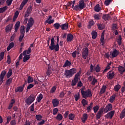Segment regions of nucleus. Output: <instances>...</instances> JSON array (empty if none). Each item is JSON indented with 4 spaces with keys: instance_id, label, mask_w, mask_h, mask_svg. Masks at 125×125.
I'll use <instances>...</instances> for the list:
<instances>
[{
    "instance_id": "1",
    "label": "nucleus",
    "mask_w": 125,
    "mask_h": 125,
    "mask_svg": "<svg viewBox=\"0 0 125 125\" xmlns=\"http://www.w3.org/2000/svg\"><path fill=\"white\" fill-rule=\"evenodd\" d=\"M77 73V69L76 68H73L70 70L66 69L64 72V75L65 76L66 79H70L74 76V74Z\"/></svg>"
},
{
    "instance_id": "2",
    "label": "nucleus",
    "mask_w": 125,
    "mask_h": 125,
    "mask_svg": "<svg viewBox=\"0 0 125 125\" xmlns=\"http://www.w3.org/2000/svg\"><path fill=\"white\" fill-rule=\"evenodd\" d=\"M49 48L50 50H55L56 52L59 51V43L55 44V40L53 37L51 39V44L49 46Z\"/></svg>"
},
{
    "instance_id": "3",
    "label": "nucleus",
    "mask_w": 125,
    "mask_h": 125,
    "mask_svg": "<svg viewBox=\"0 0 125 125\" xmlns=\"http://www.w3.org/2000/svg\"><path fill=\"white\" fill-rule=\"evenodd\" d=\"M81 94L83 98L86 99V98H90L92 97V93L90 89H88L86 91H84L83 89H81Z\"/></svg>"
},
{
    "instance_id": "4",
    "label": "nucleus",
    "mask_w": 125,
    "mask_h": 125,
    "mask_svg": "<svg viewBox=\"0 0 125 125\" xmlns=\"http://www.w3.org/2000/svg\"><path fill=\"white\" fill-rule=\"evenodd\" d=\"M85 7V4L84 3V1L83 0H80L79 1V5H76L74 8V10L78 11V10H82Z\"/></svg>"
},
{
    "instance_id": "5",
    "label": "nucleus",
    "mask_w": 125,
    "mask_h": 125,
    "mask_svg": "<svg viewBox=\"0 0 125 125\" xmlns=\"http://www.w3.org/2000/svg\"><path fill=\"white\" fill-rule=\"evenodd\" d=\"M81 76V71L78 72L74 76V79L71 81L72 86H75L79 82V77Z\"/></svg>"
},
{
    "instance_id": "6",
    "label": "nucleus",
    "mask_w": 125,
    "mask_h": 125,
    "mask_svg": "<svg viewBox=\"0 0 125 125\" xmlns=\"http://www.w3.org/2000/svg\"><path fill=\"white\" fill-rule=\"evenodd\" d=\"M36 100V96L33 94L31 95L28 97V98L25 100V103L27 105H31L33 102Z\"/></svg>"
},
{
    "instance_id": "7",
    "label": "nucleus",
    "mask_w": 125,
    "mask_h": 125,
    "mask_svg": "<svg viewBox=\"0 0 125 125\" xmlns=\"http://www.w3.org/2000/svg\"><path fill=\"white\" fill-rule=\"evenodd\" d=\"M88 54H89L88 48H87V47L84 48L82 52V58L84 60L86 59V57L88 56Z\"/></svg>"
},
{
    "instance_id": "8",
    "label": "nucleus",
    "mask_w": 125,
    "mask_h": 125,
    "mask_svg": "<svg viewBox=\"0 0 125 125\" xmlns=\"http://www.w3.org/2000/svg\"><path fill=\"white\" fill-rule=\"evenodd\" d=\"M113 108V105L111 104H108L107 105H106L105 107L104 108V113H108V112H110L111 111Z\"/></svg>"
},
{
    "instance_id": "9",
    "label": "nucleus",
    "mask_w": 125,
    "mask_h": 125,
    "mask_svg": "<svg viewBox=\"0 0 125 125\" xmlns=\"http://www.w3.org/2000/svg\"><path fill=\"white\" fill-rule=\"evenodd\" d=\"M6 75V71L5 70H3L1 71V74L0 75V84H2L3 83V80L4 79V77Z\"/></svg>"
},
{
    "instance_id": "10",
    "label": "nucleus",
    "mask_w": 125,
    "mask_h": 125,
    "mask_svg": "<svg viewBox=\"0 0 125 125\" xmlns=\"http://www.w3.org/2000/svg\"><path fill=\"white\" fill-rule=\"evenodd\" d=\"M115 115V111L111 110L110 112L108 113L106 115H105V118L106 119H113V117H114V115Z\"/></svg>"
},
{
    "instance_id": "11",
    "label": "nucleus",
    "mask_w": 125,
    "mask_h": 125,
    "mask_svg": "<svg viewBox=\"0 0 125 125\" xmlns=\"http://www.w3.org/2000/svg\"><path fill=\"white\" fill-rule=\"evenodd\" d=\"M103 112H104V108H101L97 114H96V118L97 120H99L103 116Z\"/></svg>"
},
{
    "instance_id": "12",
    "label": "nucleus",
    "mask_w": 125,
    "mask_h": 125,
    "mask_svg": "<svg viewBox=\"0 0 125 125\" xmlns=\"http://www.w3.org/2000/svg\"><path fill=\"white\" fill-rule=\"evenodd\" d=\"M22 55H23V62H27L31 57H30L31 55H26V51H24L22 53Z\"/></svg>"
},
{
    "instance_id": "13",
    "label": "nucleus",
    "mask_w": 125,
    "mask_h": 125,
    "mask_svg": "<svg viewBox=\"0 0 125 125\" xmlns=\"http://www.w3.org/2000/svg\"><path fill=\"white\" fill-rule=\"evenodd\" d=\"M115 76V72H112L111 71H109L106 75V77L108 80H112L114 78V77Z\"/></svg>"
},
{
    "instance_id": "14",
    "label": "nucleus",
    "mask_w": 125,
    "mask_h": 125,
    "mask_svg": "<svg viewBox=\"0 0 125 125\" xmlns=\"http://www.w3.org/2000/svg\"><path fill=\"white\" fill-rule=\"evenodd\" d=\"M68 27H69V23H62L61 25V28L62 31H67L68 30Z\"/></svg>"
},
{
    "instance_id": "15",
    "label": "nucleus",
    "mask_w": 125,
    "mask_h": 125,
    "mask_svg": "<svg viewBox=\"0 0 125 125\" xmlns=\"http://www.w3.org/2000/svg\"><path fill=\"white\" fill-rule=\"evenodd\" d=\"M52 103L53 105V107H58L59 105V100L57 99H54L52 101Z\"/></svg>"
},
{
    "instance_id": "16",
    "label": "nucleus",
    "mask_w": 125,
    "mask_h": 125,
    "mask_svg": "<svg viewBox=\"0 0 125 125\" xmlns=\"http://www.w3.org/2000/svg\"><path fill=\"white\" fill-rule=\"evenodd\" d=\"M13 27V25L12 24H8L5 27V32L9 33V32H11V30H12V27Z\"/></svg>"
},
{
    "instance_id": "17",
    "label": "nucleus",
    "mask_w": 125,
    "mask_h": 125,
    "mask_svg": "<svg viewBox=\"0 0 125 125\" xmlns=\"http://www.w3.org/2000/svg\"><path fill=\"white\" fill-rule=\"evenodd\" d=\"M120 52L119 51L117 50V49H114L113 52H112L111 53V56L113 58H115V57H117L118 56V55L119 54Z\"/></svg>"
},
{
    "instance_id": "18",
    "label": "nucleus",
    "mask_w": 125,
    "mask_h": 125,
    "mask_svg": "<svg viewBox=\"0 0 125 125\" xmlns=\"http://www.w3.org/2000/svg\"><path fill=\"white\" fill-rule=\"evenodd\" d=\"M74 39V36L71 34H68L66 38V41L68 42L73 41Z\"/></svg>"
},
{
    "instance_id": "19",
    "label": "nucleus",
    "mask_w": 125,
    "mask_h": 125,
    "mask_svg": "<svg viewBox=\"0 0 125 125\" xmlns=\"http://www.w3.org/2000/svg\"><path fill=\"white\" fill-rule=\"evenodd\" d=\"M34 23H35V21H34V19L33 18H30L28 19V22L27 24V25H28L29 26H31V27H33Z\"/></svg>"
},
{
    "instance_id": "20",
    "label": "nucleus",
    "mask_w": 125,
    "mask_h": 125,
    "mask_svg": "<svg viewBox=\"0 0 125 125\" xmlns=\"http://www.w3.org/2000/svg\"><path fill=\"white\" fill-rule=\"evenodd\" d=\"M29 0H23L21 3V4L20 7V10H22V9H23V7H24V6H25V5H26V3H27V2H28V1Z\"/></svg>"
},
{
    "instance_id": "21",
    "label": "nucleus",
    "mask_w": 125,
    "mask_h": 125,
    "mask_svg": "<svg viewBox=\"0 0 125 125\" xmlns=\"http://www.w3.org/2000/svg\"><path fill=\"white\" fill-rule=\"evenodd\" d=\"M88 118V115H87V114L86 113L83 114V117L81 118L82 123H85V121H87Z\"/></svg>"
},
{
    "instance_id": "22",
    "label": "nucleus",
    "mask_w": 125,
    "mask_h": 125,
    "mask_svg": "<svg viewBox=\"0 0 125 125\" xmlns=\"http://www.w3.org/2000/svg\"><path fill=\"white\" fill-rule=\"evenodd\" d=\"M20 27V21H17L15 25V33H17V31Z\"/></svg>"
},
{
    "instance_id": "23",
    "label": "nucleus",
    "mask_w": 125,
    "mask_h": 125,
    "mask_svg": "<svg viewBox=\"0 0 125 125\" xmlns=\"http://www.w3.org/2000/svg\"><path fill=\"white\" fill-rule=\"evenodd\" d=\"M118 70L120 73L121 75H123V74H124V72H125V67H124L122 66H120L118 68Z\"/></svg>"
},
{
    "instance_id": "24",
    "label": "nucleus",
    "mask_w": 125,
    "mask_h": 125,
    "mask_svg": "<svg viewBox=\"0 0 125 125\" xmlns=\"http://www.w3.org/2000/svg\"><path fill=\"white\" fill-rule=\"evenodd\" d=\"M23 90H24V88L22 86L18 87L15 89V92H22Z\"/></svg>"
},
{
    "instance_id": "25",
    "label": "nucleus",
    "mask_w": 125,
    "mask_h": 125,
    "mask_svg": "<svg viewBox=\"0 0 125 125\" xmlns=\"http://www.w3.org/2000/svg\"><path fill=\"white\" fill-rule=\"evenodd\" d=\"M71 64L72 62L69 61V60H67L65 61L64 64L63 65V68H66V67H69V66H71Z\"/></svg>"
},
{
    "instance_id": "26",
    "label": "nucleus",
    "mask_w": 125,
    "mask_h": 125,
    "mask_svg": "<svg viewBox=\"0 0 125 125\" xmlns=\"http://www.w3.org/2000/svg\"><path fill=\"white\" fill-rule=\"evenodd\" d=\"M94 11L96 12H99L100 10H101V7H100V5L99 4H97L95 7H94Z\"/></svg>"
},
{
    "instance_id": "27",
    "label": "nucleus",
    "mask_w": 125,
    "mask_h": 125,
    "mask_svg": "<svg viewBox=\"0 0 125 125\" xmlns=\"http://www.w3.org/2000/svg\"><path fill=\"white\" fill-rule=\"evenodd\" d=\"M92 38L93 40H95L97 38V32L93 30L91 32Z\"/></svg>"
},
{
    "instance_id": "28",
    "label": "nucleus",
    "mask_w": 125,
    "mask_h": 125,
    "mask_svg": "<svg viewBox=\"0 0 125 125\" xmlns=\"http://www.w3.org/2000/svg\"><path fill=\"white\" fill-rule=\"evenodd\" d=\"M94 25V21H93V20H91L88 22V29H91V26H93Z\"/></svg>"
},
{
    "instance_id": "29",
    "label": "nucleus",
    "mask_w": 125,
    "mask_h": 125,
    "mask_svg": "<svg viewBox=\"0 0 125 125\" xmlns=\"http://www.w3.org/2000/svg\"><path fill=\"white\" fill-rule=\"evenodd\" d=\"M116 97H117V95L115 94L111 96L109 99V102L113 103L114 101L116 99Z\"/></svg>"
},
{
    "instance_id": "30",
    "label": "nucleus",
    "mask_w": 125,
    "mask_h": 125,
    "mask_svg": "<svg viewBox=\"0 0 125 125\" xmlns=\"http://www.w3.org/2000/svg\"><path fill=\"white\" fill-rule=\"evenodd\" d=\"M110 18H111V17L109 14H104L103 16V19H104L105 21H106V20H109Z\"/></svg>"
},
{
    "instance_id": "31",
    "label": "nucleus",
    "mask_w": 125,
    "mask_h": 125,
    "mask_svg": "<svg viewBox=\"0 0 125 125\" xmlns=\"http://www.w3.org/2000/svg\"><path fill=\"white\" fill-rule=\"evenodd\" d=\"M15 103V100L14 99H12L11 102L9 105L8 107V110H10L12 107H13V104Z\"/></svg>"
},
{
    "instance_id": "32",
    "label": "nucleus",
    "mask_w": 125,
    "mask_h": 125,
    "mask_svg": "<svg viewBox=\"0 0 125 125\" xmlns=\"http://www.w3.org/2000/svg\"><path fill=\"white\" fill-rule=\"evenodd\" d=\"M63 119V116L60 113H58L57 116L56 117V119L58 121H62Z\"/></svg>"
},
{
    "instance_id": "33",
    "label": "nucleus",
    "mask_w": 125,
    "mask_h": 125,
    "mask_svg": "<svg viewBox=\"0 0 125 125\" xmlns=\"http://www.w3.org/2000/svg\"><path fill=\"white\" fill-rule=\"evenodd\" d=\"M11 76H12V69L10 68L8 73L6 74V77L7 79H9Z\"/></svg>"
},
{
    "instance_id": "34",
    "label": "nucleus",
    "mask_w": 125,
    "mask_h": 125,
    "mask_svg": "<svg viewBox=\"0 0 125 125\" xmlns=\"http://www.w3.org/2000/svg\"><path fill=\"white\" fill-rule=\"evenodd\" d=\"M26 27L24 26V25L21 26L20 29V33L21 35H25V29Z\"/></svg>"
},
{
    "instance_id": "35",
    "label": "nucleus",
    "mask_w": 125,
    "mask_h": 125,
    "mask_svg": "<svg viewBox=\"0 0 125 125\" xmlns=\"http://www.w3.org/2000/svg\"><path fill=\"white\" fill-rule=\"evenodd\" d=\"M42 98H43V96L42 95V94H39L37 98V102H38V103H40V102H41Z\"/></svg>"
},
{
    "instance_id": "36",
    "label": "nucleus",
    "mask_w": 125,
    "mask_h": 125,
    "mask_svg": "<svg viewBox=\"0 0 125 125\" xmlns=\"http://www.w3.org/2000/svg\"><path fill=\"white\" fill-rule=\"evenodd\" d=\"M12 80H13V78H9L8 79H7L5 83L6 85H10V83H12Z\"/></svg>"
},
{
    "instance_id": "37",
    "label": "nucleus",
    "mask_w": 125,
    "mask_h": 125,
    "mask_svg": "<svg viewBox=\"0 0 125 125\" xmlns=\"http://www.w3.org/2000/svg\"><path fill=\"white\" fill-rule=\"evenodd\" d=\"M14 47V43L13 42L10 43L8 46L7 47V51H9V50L11 49V48H12V47Z\"/></svg>"
},
{
    "instance_id": "38",
    "label": "nucleus",
    "mask_w": 125,
    "mask_h": 125,
    "mask_svg": "<svg viewBox=\"0 0 125 125\" xmlns=\"http://www.w3.org/2000/svg\"><path fill=\"white\" fill-rule=\"evenodd\" d=\"M121 85L117 84L114 86V89L116 92H118V91H119V90H120V89H121Z\"/></svg>"
},
{
    "instance_id": "39",
    "label": "nucleus",
    "mask_w": 125,
    "mask_h": 125,
    "mask_svg": "<svg viewBox=\"0 0 125 125\" xmlns=\"http://www.w3.org/2000/svg\"><path fill=\"white\" fill-rule=\"evenodd\" d=\"M53 27H54L55 29L58 30V29H59L60 27L61 28V25H60L59 23L57 22L53 24Z\"/></svg>"
},
{
    "instance_id": "40",
    "label": "nucleus",
    "mask_w": 125,
    "mask_h": 125,
    "mask_svg": "<svg viewBox=\"0 0 125 125\" xmlns=\"http://www.w3.org/2000/svg\"><path fill=\"white\" fill-rule=\"evenodd\" d=\"M68 119L71 121H74V119H75V114L73 113H70L68 115Z\"/></svg>"
},
{
    "instance_id": "41",
    "label": "nucleus",
    "mask_w": 125,
    "mask_h": 125,
    "mask_svg": "<svg viewBox=\"0 0 125 125\" xmlns=\"http://www.w3.org/2000/svg\"><path fill=\"white\" fill-rule=\"evenodd\" d=\"M106 85H103L101 89L100 93L102 94V93H105L106 92Z\"/></svg>"
},
{
    "instance_id": "42",
    "label": "nucleus",
    "mask_w": 125,
    "mask_h": 125,
    "mask_svg": "<svg viewBox=\"0 0 125 125\" xmlns=\"http://www.w3.org/2000/svg\"><path fill=\"white\" fill-rule=\"evenodd\" d=\"M7 6H5L2 8H0V13H3L5 10H7Z\"/></svg>"
},
{
    "instance_id": "43",
    "label": "nucleus",
    "mask_w": 125,
    "mask_h": 125,
    "mask_svg": "<svg viewBox=\"0 0 125 125\" xmlns=\"http://www.w3.org/2000/svg\"><path fill=\"white\" fill-rule=\"evenodd\" d=\"M35 118L37 121H42V116L41 114L36 115Z\"/></svg>"
},
{
    "instance_id": "44",
    "label": "nucleus",
    "mask_w": 125,
    "mask_h": 125,
    "mask_svg": "<svg viewBox=\"0 0 125 125\" xmlns=\"http://www.w3.org/2000/svg\"><path fill=\"white\" fill-rule=\"evenodd\" d=\"M93 17L95 20H100V15L98 14H94Z\"/></svg>"
},
{
    "instance_id": "45",
    "label": "nucleus",
    "mask_w": 125,
    "mask_h": 125,
    "mask_svg": "<svg viewBox=\"0 0 125 125\" xmlns=\"http://www.w3.org/2000/svg\"><path fill=\"white\" fill-rule=\"evenodd\" d=\"M125 117V109L122 110L120 114V119H124Z\"/></svg>"
},
{
    "instance_id": "46",
    "label": "nucleus",
    "mask_w": 125,
    "mask_h": 125,
    "mask_svg": "<svg viewBox=\"0 0 125 125\" xmlns=\"http://www.w3.org/2000/svg\"><path fill=\"white\" fill-rule=\"evenodd\" d=\"M34 82V79L33 77L29 76L27 78V83H33Z\"/></svg>"
},
{
    "instance_id": "47",
    "label": "nucleus",
    "mask_w": 125,
    "mask_h": 125,
    "mask_svg": "<svg viewBox=\"0 0 125 125\" xmlns=\"http://www.w3.org/2000/svg\"><path fill=\"white\" fill-rule=\"evenodd\" d=\"M74 98L75 100V101H78L80 99V93H77V94H76L74 95Z\"/></svg>"
},
{
    "instance_id": "48",
    "label": "nucleus",
    "mask_w": 125,
    "mask_h": 125,
    "mask_svg": "<svg viewBox=\"0 0 125 125\" xmlns=\"http://www.w3.org/2000/svg\"><path fill=\"white\" fill-rule=\"evenodd\" d=\"M117 42H118L119 45H121L122 44V36L120 35L118 39L117 40Z\"/></svg>"
},
{
    "instance_id": "49",
    "label": "nucleus",
    "mask_w": 125,
    "mask_h": 125,
    "mask_svg": "<svg viewBox=\"0 0 125 125\" xmlns=\"http://www.w3.org/2000/svg\"><path fill=\"white\" fill-rule=\"evenodd\" d=\"M32 10H33V8L32 7V6L30 5L27 8L26 10V12H27V13H30L31 14Z\"/></svg>"
},
{
    "instance_id": "50",
    "label": "nucleus",
    "mask_w": 125,
    "mask_h": 125,
    "mask_svg": "<svg viewBox=\"0 0 125 125\" xmlns=\"http://www.w3.org/2000/svg\"><path fill=\"white\" fill-rule=\"evenodd\" d=\"M112 0H105L104 1L105 5H106V6H108V5H109L110 3L112 2Z\"/></svg>"
},
{
    "instance_id": "51",
    "label": "nucleus",
    "mask_w": 125,
    "mask_h": 125,
    "mask_svg": "<svg viewBox=\"0 0 125 125\" xmlns=\"http://www.w3.org/2000/svg\"><path fill=\"white\" fill-rule=\"evenodd\" d=\"M29 108L31 112H34L35 111V103L31 104Z\"/></svg>"
},
{
    "instance_id": "52",
    "label": "nucleus",
    "mask_w": 125,
    "mask_h": 125,
    "mask_svg": "<svg viewBox=\"0 0 125 125\" xmlns=\"http://www.w3.org/2000/svg\"><path fill=\"white\" fill-rule=\"evenodd\" d=\"M4 57V52H1L0 53V62L3 59Z\"/></svg>"
},
{
    "instance_id": "53",
    "label": "nucleus",
    "mask_w": 125,
    "mask_h": 125,
    "mask_svg": "<svg viewBox=\"0 0 125 125\" xmlns=\"http://www.w3.org/2000/svg\"><path fill=\"white\" fill-rule=\"evenodd\" d=\"M51 74H52V72L51 71V70H50V69L48 67L46 72V75L48 76V77H49Z\"/></svg>"
},
{
    "instance_id": "54",
    "label": "nucleus",
    "mask_w": 125,
    "mask_h": 125,
    "mask_svg": "<svg viewBox=\"0 0 125 125\" xmlns=\"http://www.w3.org/2000/svg\"><path fill=\"white\" fill-rule=\"evenodd\" d=\"M95 70L96 73H99L100 72V67H99V64H97L96 67L95 68Z\"/></svg>"
},
{
    "instance_id": "55",
    "label": "nucleus",
    "mask_w": 125,
    "mask_h": 125,
    "mask_svg": "<svg viewBox=\"0 0 125 125\" xmlns=\"http://www.w3.org/2000/svg\"><path fill=\"white\" fill-rule=\"evenodd\" d=\"M82 103L83 106H85V105H87V103H88V102L86 101L85 99H83L82 101Z\"/></svg>"
},
{
    "instance_id": "56",
    "label": "nucleus",
    "mask_w": 125,
    "mask_h": 125,
    "mask_svg": "<svg viewBox=\"0 0 125 125\" xmlns=\"http://www.w3.org/2000/svg\"><path fill=\"white\" fill-rule=\"evenodd\" d=\"M93 109L94 113H97V111L99 110V106H98V105H96L95 106L93 107Z\"/></svg>"
},
{
    "instance_id": "57",
    "label": "nucleus",
    "mask_w": 125,
    "mask_h": 125,
    "mask_svg": "<svg viewBox=\"0 0 125 125\" xmlns=\"http://www.w3.org/2000/svg\"><path fill=\"white\" fill-rule=\"evenodd\" d=\"M97 27L99 30H103V29H104V27H103V25H102L101 23L98 24Z\"/></svg>"
},
{
    "instance_id": "58",
    "label": "nucleus",
    "mask_w": 125,
    "mask_h": 125,
    "mask_svg": "<svg viewBox=\"0 0 125 125\" xmlns=\"http://www.w3.org/2000/svg\"><path fill=\"white\" fill-rule=\"evenodd\" d=\"M55 90H56V87L55 86H54L51 89V90L50 91V93H54V92H55Z\"/></svg>"
},
{
    "instance_id": "59",
    "label": "nucleus",
    "mask_w": 125,
    "mask_h": 125,
    "mask_svg": "<svg viewBox=\"0 0 125 125\" xmlns=\"http://www.w3.org/2000/svg\"><path fill=\"white\" fill-rule=\"evenodd\" d=\"M65 94H66V92L64 91L61 92L60 94V97H61V98H63L64 96H65Z\"/></svg>"
},
{
    "instance_id": "60",
    "label": "nucleus",
    "mask_w": 125,
    "mask_h": 125,
    "mask_svg": "<svg viewBox=\"0 0 125 125\" xmlns=\"http://www.w3.org/2000/svg\"><path fill=\"white\" fill-rule=\"evenodd\" d=\"M90 71L91 72H94V71H95V68H94V66H93V64H91L90 66Z\"/></svg>"
},
{
    "instance_id": "61",
    "label": "nucleus",
    "mask_w": 125,
    "mask_h": 125,
    "mask_svg": "<svg viewBox=\"0 0 125 125\" xmlns=\"http://www.w3.org/2000/svg\"><path fill=\"white\" fill-rule=\"evenodd\" d=\"M12 1H13V0H6V3H7L8 6L11 5V3H12Z\"/></svg>"
},
{
    "instance_id": "62",
    "label": "nucleus",
    "mask_w": 125,
    "mask_h": 125,
    "mask_svg": "<svg viewBox=\"0 0 125 125\" xmlns=\"http://www.w3.org/2000/svg\"><path fill=\"white\" fill-rule=\"evenodd\" d=\"M24 51H26V54H30V53L32 52V49H31L30 47H29L27 50H25Z\"/></svg>"
},
{
    "instance_id": "63",
    "label": "nucleus",
    "mask_w": 125,
    "mask_h": 125,
    "mask_svg": "<svg viewBox=\"0 0 125 125\" xmlns=\"http://www.w3.org/2000/svg\"><path fill=\"white\" fill-rule=\"evenodd\" d=\"M58 113V108H55L53 110V115H56Z\"/></svg>"
},
{
    "instance_id": "64",
    "label": "nucleus",
    "mask_w": 125,
    "mask_h": 125,
    "mask_svg": "<svg viewBox=\"0 0 125 125\" xmlns=\"http://www.w3.org/2000/svg\"><path fill=\"white\" fill-rule=\"evenodd\" d=\"M10 124L11 125H16V121L15 120H12Z\"/></svg>"
}]
</instances>
